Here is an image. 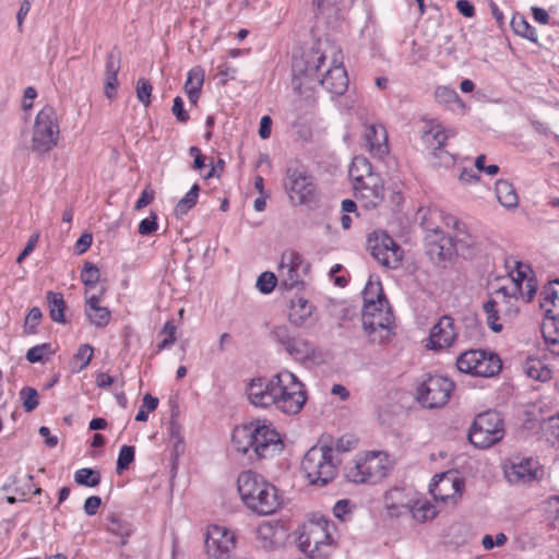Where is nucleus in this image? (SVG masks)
I'll use <instances>...</instances> for the list:
<instances>
[{"label": "nucleus", "instance_id": "f257e3e1", "mask_svg": "<svg viewBox=\"0 0 559 559\" xmlns=\"http://www.w3.org/2000/svg\"><path fill=\"white\" fill-rule=\"evenodd\" d=\"M247 395L255 407H274L286 415L299 414L308 399L306 385L287 369L270 379L251 380L247 386Z\"/></svg>", "mask_w": 559, "mask_h": 559}, {"label": "nucleus", "instance_id": "f03ea898", "mask_svg": "<svg viewBox=\"0 0 559 559\" xmlns=\"http://www.w3.org/2000/svg\"><path fill=\"white\" fill-rule=\"evenodd\" d=\"M231 441L235 450L251 462L274 457L284 448L280 433L265 420L235 428Z\"/></svg>", "mask_w": 559, "mask_h": 559}, {"label": "nucleus", "instance_id": "7ed1b4c3", "mask_svg": "<svg viewBox=\"0 0 559 559\" xmlns=\"http://www.w3.org/2000/svg\"><path fill=\"white\" fill-rule=\"evenodd\" d=\"M238 491L243 503L260 515L273 514L281 506L277 489L261 475L246 471L238 476Z\"/></svg>", "mask_w": 559, "mask_h": 559}, {"label": "nucleus", "instance_id": "20e7f679", "mask_svg": "<svg viewBox=\"0 0 559 559\" xmlns=\"http://www.w3.org/2000/svg\"><path fill=\"white\" fill-rule=\"evenodd\" d=\"M341 461L330 445H313L302 457L301 472L310 485L325 486L337 475Z\"/></svg>", "mask_w": 559, "mask_h": 559}, {"label": "nucleus", "instance_id": "39448f33", "mask_svg": "<svg viewBox=\"0 0 559 559\" xmlns=\"http://www.w3.org/2000/svg\"><path fill=\"white\" fill-rule=\"evenodd\" d=\"M284 188L294 205L316 201L318 188L308 169L298 163L290 164L285 173Z\"/></svg>", "mask_w": 559, "mask_h": 559}, {"label": "nucleus", "instance_id": "423d86ee", "mask_svg": "<svg viewBox=\"0 0 559 559\" xmlns=\"http://www.w3.org/2000/svg\"><path fill=\"white\" fill-rule=\"evenodd\" d=\"M504 437V424L501 415L487 411L476 416L468 432V440L476 448L487 449Z\"/></svg>", "mask_w": 559, "mask_h": 559}, {"label": "nucleus", "instance_id": "0eeeda50", "mask_svg": "<svg viewBox=\"0 0 559 559\" xmlns=\"http://www.w3.org/2000/svg\"><path fill=\"white\" fill-rule=\"evenodd\" d=\"M59 133L60 128L55 108L50 105L44 106L35 118L32 150L38 154L49 152L57 145Z\"/></svg>", "mask_w": 559, "mask_h": 559}, {"label": "nucleus", "instance_id": "6e6552de", "mask_svg": "<svg viewBox=\"0 0 559 559\" xmlns=\"http://www.w3.org/2000/svg\"><path fill=\"white\" fill-rule=\"evenodd\" d=\"M332 544V537L329 531L326 520L310 521L304 525L302 532L298 537L300 550L309 557L326 556V549Z\"/></svg>", "mask_w": 559, "mask_h": 559}, {"label": "nucleus", "instance_id": "1a4fd4ad", "mask_svg": "<svg viewBox=\"0 0 559 559\" xmlns=\"http://www.w3.org/2000/svg\"><path fill=\"white\" fill-rule=\"evenodd\" d=\"M456 367L461 372L488 378L500 371L501 360L496 354L469 349L457 357Z\"/></svg>", "mask_w": 559, "mask_h": 559}, {"label": "nucleus", "instance_id": "9d476101", "mask_svg": "<svg viewBox=\"0 0 559 559\" xmlns=\"http://www.w3.org/2000/svg\"><path fill=\"white\" fill-rule=\"evenodd\" d=\"M454 390V383L449 378L429 374L417 388V400L427 408L444 406Z\"/></svg>", "mask_w": 559, "mask_h": 559}, {"label": "nucleus", "instance_id": "9b49d317", "mask_svg": "<svg viewBox=\"0 0 559 559\" xmlns=\"http://www.w3.org/2000/svg\"><path fill=\"white\" fill-rule=\"evenodd\" d=\"M362 326L371 342L388 341L394 326V317L389 304L376 307V311L362 310Z\"/></svg>", "mask_w": 559, "mask_h": 559}, {"label": "nucleus", "instance_id": "f8f14e48", "mask_svg": "<svg viewBox=\"0 0 559 559\" xmlns=\"http://www.w3.org/2000/svg\"><path fill=\"white\" fill-rule=\"evenodd\" d=\"M368 249L371 255L388 269H397L402 259V248L384 231H373L368 237Z\"/></svg>", "mask_w": 559, "mask_h": 559}, {"label": "nucleus", "instance_id": "ddd939ff", "mask_svg": "<svg viewBox=\"0 0 559 559\" xmlns=\"http://www.w3.org/2000/svg\"><path fill=\"white\" fill-rule=\"evenodd\" d=\"M236 548V535L221 525H211L206 532L205 549L209 559H231Z\"/></svg>", "mask_w": 559, "mask_h": 559}, {"label": "nucleus", "instance_id": "4468645a", "mask_svg": "<svg viewBox=\"0 0 559 559\" xmlns=\"http://www.w3.org/2000/svg\"><path fill=\"white\" fill-rule=\"evenodd\" d=\"M389 463L381 453L368 454L364 460L357 462L348 473L354 483H378L389 473Z\"/></svg>", "mask_w": 559, "mask_h": 559}, {"label": "nucleus", "instance_id": "2eb2a0df", "mask_svg": "<svg viewBox=\"0 0 559 559\" xmlns=\"http://www.w3.org/2000/svg\"><path fill=\"white\" fill-rule=\"evenodd\" d=\"M318 82L332 95L340 96L347 91L348 76L340 51L334 55L331 66L321 74Z\"/></svg>", "mask_w": 559, "mask_h": 559}, {"label": "nucleus", "instance_id": "dca6fc26", "mask_svg": "<svg viewBox=\"0 0 559 559\" xmlns=\"http://www.w3.org/2000/svg\"><path fill=\"white\" fill-rule=\"evenodd\" d=\"M436 479L430 485V493L437 502L455 506L464 488V483L457 477H451L445 474L435 476Z\"/></svg>", "mask_w": 559, "mask_h": 559}, {"label": "nucleus", "instance_id": "f3484780", "mask_svg": "<svg viewBox=\"0 0 559 559\" xmlns=\"http://www.w3.org/2000/svg\"><path fill=\"white\" fill-rule=\"evenodd\" d=\"M511 484H528L539 478L542 471L538 461L533 457H515L504 471Z\"/></svg>", "mask_w": 559, "mask_h": 559}, {"label": "nucleus", "instance_id": "a211bd4d", "mask_svg": "<svg viewBox=\"0 0 559 559\" xmlns=\"http://www.w3.org/2000/svg\"><path fill=\"white\" fill-rule=\"evenodd\" d=\"M456 336L454 319L445 314L431 328L427 346L435 350L448 348L453 345Z\"/></svg>", "mask_w": 559, "mask_h": 559}, {"label": "nucleus", "instance_id": "6ab92c4d", "mask_svg": "<svg viewBox=\"0 0 559 559\" xmlns=\"http://www.w3.org/2000/svg\"><path fill=\"white\" fill-rule=\"evenodd\" d=\"M355 197L364 202L367 209L376 207L384 199V186L382 179L377 174L366 177L361 182L353 186Z\"/></svg>", "mask_w": 559, "mask_h": 559}, {"label": "nucleus", "instance_id": "aec40b11", "mask_svg": "<svg viewBox=\"0 0 559 559\" xmlns=\"http://www.w3.org/2000/svg\"><path fill=\"white\" fill-rule=\"evenodd\" d=\"M326 55L319 48H311L300 59H295L293 62V71L299 75H304L310 80H319L322 72V67L325 63Z\"/></svg>", "mask_w": 559, "mask_h": 559}, {"label": "nucleus", "instance_id": "412c9836", "mask_svg": "<svg viewBox=\"0 0 559 559\" xmlns=\"http://www.w3.org/2000/svg\"><path fill=\"white\" fill-rule=\"evenodd\" d=\"M285 350L296 360L302 362L322 364L326 358L325 353L321 348L301 336H293Z\"/></svg>", "mask_w": 559, "mask_h": 559}, {"label": "nucleus", "instance_id": "4be33fe9", "mask_svg": "<svg viewBox=\"0 0 559 559\" xmlns=\"http://www.w3.org/2000/svg\"><path fill=\"white\" fill-rule=\"evenodd\" d=\"M426 252L436 264H441L451 259L454 253L452 237L443 234L426 235Z\"/></svg>", "mask_w": 559, "mask_h": 559}, {"label": "nucleus", "instance_id": "5701e85b", "mask_svg": "<svg viewBox=\"0 0 559 559\" xmlns=\"http://www.w3.org/2000/svg\"><path fill=\"white\" fill-rule=\"evenodd\" d=\"M365 145L376 158H382L389 153L386 130L381 124H370L365 130Z\"/></svg>", "mask_w": 559, "mask_h": 559}, {"label": "nucleus", "instance_id": "b1692460", "mask_svg": "<svg viewBox=\"0 0 559 559\" xmlns=\"http://www.w3.org/2000/svg\"><path fill=\"white\" fill-rule=\"evenodd\" d=\"M412 502L413 500L402 488H392L384 495V507L391 518H400L408 513Z\"/></svg>", "mask_w": 559, "mask_h": 559}, {"label": "nucleus", "instance_id": "393cba45", "mask_svg": "<svg viewBox=\"0 0 559 559\" xmlns=\"http://www.w3.org/2000/svg\"><path fill=\"white\" fill-rule=\"evenodd\" d=\"M451 222L455 229V234L452 237L455 252L464 258H473L478 247L477 239L465 230L463 223L455 218H451Z\"/></svg>", "mask_w": 559, "mask_h": 559}, {"label": "nucleus", "instance_id": "a878e982", "mask_svg": "<svg viewBox=\"0 0 559 559\" xmlns=\"http://www.w3.org/2000/svg\"><path fill=\"white\" fill-rule=\"evenodd\" d=\"M418 218L420 219L421 227L427 231V235L443 234L440 223L444 222L447 226L450 225L452 216L444 215L443 211L437 207L419 209Z\"/></svg>", "mask_w": 559, "mask_h": 559}, {"label": "nucleus", "instance_id": "bb28decb", "mask_svg": "<svg viewBox=\"0 0 559 559\" xmlns=\"http://www.w3.org/2000/svg\"><path fill=\"white\" fill-rule=\"evenodd\" d=\"M100 296L91 295L85 300V314L91 324L97 328H105L111 318V312L107 307H102Z\"/></svg>", "mask_w": 559, "mask_h": 559}, {"label": "nucleus", "instance_id": "cd10ccee", "mask_svg": "<svg viewBox=\"0 0 559 559\" xmlns=\"http://www.w3.org/2000/svg\"><path fill=\"white\" fill-rule=\"evenodd\" d=\"M449 136L450 132L441 124L431 123L427 130L423 131L421 140L430 150L433 151V154L438 156L437 151L442 150Z\"/></svg>", "mask_w": 559, "mask_h": 559}, {"label": "nucleus", "instance_id": "c85d7f7f", "mask_svg": "<svg viewBox=\"0 0 559 559\" xmlns=\"http://www.w3.org/2000/svg\"><path fill=\"white\" fill-rule=\"evenodd\" d=\"M362 298L364 310L376 311V307L389 304L380 282L369 281L362 292Z\"/></svg>", "mask_w": 559, "mask_h": 559}, {"label": "nucleus", "instance_id": "c756f323", "mask_svg": "<svg viewBox=\"0 0 559 559\" xmlns=\"http://www.w3.org/2000/svg\"><path fill=\"white\" fill-rule=\"evenodd\" d=\"M313 306L305 298L298 297L292 300L288 319L296 326H301L311 317Z\"/></svg>", "mask_w": 559, "mask_h": 559}, {"label": "nucleus", "instance_id": "7c9ffc66", "mask_svg": "<svg viewBox=\"0 0 559 559\" xmlns=\"http://www.w3.org/2000/svg\"><path fill=\"white\" fill-rule=\"evenodd\" d=\"M204 83V70L201 67H193L187 76L185 91L191 104L197 105Z\"/></svg>", "mask_w": 559, "mask_h": 559}, {"label": "nucleus", "instance_id": "2f4dec72", "mask_svg": "<svg viewBox=\"0 0 559 559\" xmlns=\"http://www.w3.org/2000/svg\"><path fill=\"white\" fill-rule=\"evenodd\" d=\"M496 197L499 203L507 209H516L519 205L518 193L508 180H498L495 187Z\"/></svg>", "mask_w": 559, "mask_h": 559}, {"label": "nucleus", "instance_id": "473e14b6", "mask_svg": "<svg viewBox=\"0 0 559 559\" xmlns=\"http://www.w3.org/2000/svg\"><path fill=\"white\" fill-rule=\"evenodd\" d=\"M370 162L364 156L354 157L349 167V178L355 183L361 182L366 177L374 176Z\"/></svg>", "mask_w": 559, "mask_h": 559}, {"label": "nucleus", "instance_id": "72a5a7b5", "mask_svg": "<svg viewBox=\"0 0 559 559\" xmlns=\"http://www.w3.org/2000/svg\"><path fill=\"white\" fill-rule=\"evenodd\" d=\"M47 301L49 305V314L51 320L59 323H64V309L66 302L63 296L60 293L48 292Z\"/></svg>", "mask_w": 559, "mask_h": 559}, {"label": "nucleus", "instance_id": "f704fd0d", "mask_svg": "<svg viewBox=\"0 0 559 559\" xmlns=\"http://www.w3.org/2000/svg\"><path fill=\"white\" fill-rule=\"evenodd\" d=\"M413 518L419 522L433 519L438 514V510L435 504L429 501H417L412 502L411 510Z\"/></svg>", "mask_w": 559, "mask_h": 559}, {"label": "nucleus", "instance_id": "c9c22d12", "mask_svg": "<svg viewBox=\"0 0 559 559\" xmlns=\"http://www.w3.org/2000/svg\"><path fill=\"white\" fill-rule=\"evenodd\" d=\"M511 27L514 33L533 43H537L536 29L522 15H514L511 20Z\"/></svg>", "mask_w": 559, "mask_h": 559}, {"label": "nucleus", "instance_id": "e433bc0d", "mask_svg": "<svg viewBox=\"0 0 559 559\" xmlns=\"http://www.w3.org/2000/svg\"><path fill=\"white\" fill-rule=\"evenodd\" d=\"M199 191V185L194 183L185 197L178 201L175 207V214L177 217L186 215L197 204Z\"/></svg>", "mask_w": 559, "mask_h": 559}, {"label": "nucleus", "instance_id": "4c0bfd02", "mask_svg": "<svg viewBox=\"0 0 559 559\" xmlns=\"http://www.w3.org/2000/svg\"><path fill=\"white\" fill-rule=\"evenodd\" d=\"M510 275L513 281V289L519 293H523L524 282H526L527 278L534 274L530 265L516 261L515 267L511 271Z\"/></svg>", "mask_w": 559, "mask_h": 559}, {"label": "nucleus", "instance_id": "58836bf2", "mask_svg": "<svg viewBox=\"0 0 559 559\" xmlns=\"http://www.w3.org/2000/svg\"><path fill=\"white\" fill-rule=\"evenodd\" d=\"M74 480L81 486L96 487L100 483V473L93 468H80L74 473Z\"/></svg>", "mask_w": 559, "mask_h": 559}, {"label": "nucleus", "instance_id": "ea45409f", "mask_svg": "<svg viewBox=\"0 0 559 559\" xmlns=\"http://www.w3.org/2000/svg\"><path fill=\"white\" fill-rule=\"evenodd\" d=\"M498 301L496 299H489L483 305V310L487 314V324L496 333L502 331V324L499 321V309Z\"/></svg>", "mask_w": 559, "mask_h": 559}, {"label": "nucleus", "instance_id": "a19ab883", "mask_svg": "<svg viewBox=\"0 0 559 559\" xmlns=\"http://www.w3.org/2000/svg\"><path fill=\"white\" fill-rule=\"evenodd\" d=\"M107 521V530L118 536L129 537L131 534L130 525L123 522L120 515L116 513H110L106 518Z\"/></svg>", "mask_w": 559, "mask_h": 559}, {"label": "nucleus", "instance_id": "79ce46f5", "mask_svg": "<svg viewBox=\"0 0 559 559\" xmlns=\"http://www.w3.org/2000/svg\"><path fill=\"white\" fill-rule=\"evenodd\" d=\"M518 293L513 288L510 292L507 287H500L495 292V299L498 301V306L504 307L507 312H511L514 302L518 300Z\"/></svg>", "mask_w": 559, "mask_h": 559}, {"label": "nucleus", "instance_id": "37998d69", "mask_svg": "<svg viewBox=\"0 0 559 559\" xmlns=\"http://www.w3.org/2000/svg\"><path fill=\"white\" fill-rule=\"evenodd\" d=\"M285 267H292L301 271L306 270L307 266L304 265L302 257L298 252L288 250L282 254L280 272L283 273Z\"/></svg>", "mask_w": 559, "mask_h": 559}, {"label": "nucleus", "instance_id": "c03bdc74", "mask_svg": "<svg viewBox=\"0 0 559 559\" xmlns=\"http://www.w3.org/2000/svg\"><path fill=\"white\" fill-rule=\"evenodd\" d=\"M99 270L95 264L91 262H86L84 264V267L81 272V280L86 287V294L88 293L90 289L96 286V284L99 281Z\"/></svg>", "mask_w": 559, "mask_h": 559}, {"label": "nucleus", "instance_id": "a18cd8bd", "mask_svg": "<svg viewBox=\"0 0 559 559\" xmlns=\"http://www.w3.org/2000/svg\"><path fill=\"white\" fill-rule=\"evenodd\" d=\"M20 399L26 413L33 412L39 404L38 392L32 386H24L20 391Z\"/></svg>", "mask_w": 559, "mask_h": 559}, {"label": "nucleus", "instance_id": "49530a36", "mask_svg": "<svg viewBox=\"0 0 559 559\" xmlns=\"http://www.w3.org/2000/svg\"><path fill=\"white\" fill-rule=\"evenodd\" d=\"M555 283L559 284V280H556ZM542 334H556V336H559V312L557 314H552L551 309H546V314L542 324Z\"/></svg>", "mask_w": 559, "mask_h": 559}, {"label": "nucleus", "instance_id": "de8ad7c7", "mask_svg": "<svg viewBox=\"0 0 559 559\" xmlns=\"http://www.w3.org/2000/svg\"><path fill=\"white\" fill-rule=\"evenodd\" d=\"M94 349L88 344H83L79 347L78 353L73 357V365L81 361L78 367H73V370L76 372L82 371L84 368L88 366L92 360Z\"/></svg>", "mask_w": 559, "mask_h": 559}, {"label": "nucleus", "instance_id": "09e8293b", "mask_svg": "<svg viewBox=\"0 0 559 559\" xmlns=\"http://www.w3.org/2000/svg\"><path fill=\"white\" fill-rule=\"evenodd\" d=\"M135 450L132 445H122L117 460V473L121 474L134 461Z\"/></svg>", "mask_w": 559, "mask_h": 559}, {"label": "nucleus", "instance_id": "8fccbe9b", "mask_svg": "<svg viewBox=\"0 0 559 559\" xmlns=\"http://www.w3.org/2000/svg\"><path fill=\"white\" fill-rule=\"evenodd\" d=\"M280 276L282 277V285L288 289L302 283L300 271L296 269L285 267L283 273L280 272Z\"/></svg>", "mask_w": 559, "mask_h": 559}, {"label": "nucleus", "instance_id": "3c124183", "mask_svg": "<svg viewBox=\"0 0 559 559\" xmlns=\"http://www.w3.org/2000/svg\"><path fill=\"white\" fill-rule=\"evenodd\" d=\"M525 372L530 378L539 381H546L550 378V370L546 367H543L539 361L527 364L525 367Z\"/></svg>", "mask_w": 559, "mask_h": 559}, {"label": "nucleus", "instance_id": "603ef678", "mask_svg": "<svg viewBox=\"0 0 559 559\" xmlns=\"http://www.w3.org/2000/svg\"><path fill=\"white\" fill-rule=\"evenodd\" d=\"M270 336L285 348L294 335L286 325H275L271 329Z\"/></svg>", "mask_w": 559, "mask_h": 559}, {"label": "nucleus", "instance_id": "864d4df0", "mask_svg": "<svg viewBox=\"0 0 559 559\" xmlns=\"http://www.w3.org/2000/svg\"><path fill=\"white\" fill-rule=\"evenodd\" d=\"M152 85L148 80L141 78L136 82V97L145 107L151 104Z\"/></svg>", "mask_w": 559, "mask_h": 559}, {"label": "nucleus", "instance_id": "5fc2aeb1", "mask_svg": "<svg viewBox=\"0 0 559 559\" xmlns=\"http://www.w3.org/2000/svg\"><path fill=\"white\" fill-rule=\"evenodd\" d=\"M277 278L272 272H263L257 281V287L262 294H270L276 286Z\"/></svg>", "mask_w": 559, "mask_h": 559}, {"label": "nucleus", "instance_id": "6e6d98bb", "mask_svg": "<svg viewBox=\"0 0 559 559\" xmlns=\"http://www.w3.org/2000/svg\"><path fill=\"white\" fill-rule=\"evenodd\" d=\"M166 337L157 345V350L160 352L170 347L176 342V325L171 321H167L160 332Z\"/></svg>", "mask_w": 559, "mask_h": 559}, {"label": "nucleus", "instance_id": "4d7b16f0", "mask_svg": "<svg viewBox=\"0 0 559 559\" xmlns=\"http://www.w3.org/2000/svg\"><path fill=\"white\" fill-rule=\"evenodd\" d=\"M435 98L439 104H450L459 100V95L448 86H438L435 91Z\"/></svg>", "mask_w": 559, "mask_h": 559}, {"label": "nucleus", "instance_id": "13d9d810", "mask_svg": "<svg viewBox=\"0 0 559 559\" xmlns=\"http://www.w3.org/2000/svg\"><path fill=\"white\" fill-rule=\"evenodd\" d=\"M157 215L154 212H151L150 217L144 218L139 224V234L142 236H148L152 235L154 231L157 230Z\"/></svg>", "mask_w": 559, "mask_h": 559}, {"label": "nucleus", "instance_id": "bf43d9fd", "mask_svg": "<svg viewBox=\"0 0 559 559\" xmlns=\"http://www.w3.org/2000/svg\"><path fill=\"white\" fill-rule=\"evenodd\" d=\"M41 319V311L39 308L34 307L29 310L25 319L24 330L32 334L35 332V328L38 325Z\"/></svg>", "mask_w": 559, "mask_h": 559}, {"label": "nucleus", "instance_id": "052dcab7", "mask_svg": "<svg viewBox=\"0 0 559 559\" xmlns=\"http://www.w3.org/2000/svg\"><path fill=\"white\" fill-rule=\"evenodd\" d=\"M537 288V280L534 275H531L530 278H527V281L523 284V293H518V297L521 296L528 302L534 298Z\"/></svg>", "mask_w": 559, "mask_h": 559}, {"label": "nucleus", "instance_id": "680f3d73", "mask_svg": "<svg viewBox=\"0 0 559 559\" xmlns=\"http://www.w3.org/2000/svg\"><path fill=\"white\" fill-rule=\"evenodd\" d=\"M274 533V527L270 523L259 525L257 531L258 537L264 542V547H269L273 544Z\"/></svg>", "mask_w": 559, "mask_h": 559}, {"label": "nucleus", "instance_id": "e2e57ef3", "mask_svg": "<svg viewBox=\"0 0 559 559\" xmlns=\"http://www.w3.org/2000/svg\"><path fill=\"white\" fill-rule=\"evenodd\" d=\"M49 345L48 344H40L31 347L26 353V359L29 362H39L43 360L44 355L48 352Z\"/></svg>", "mask_w": 559, "mask_h": 559}, {"label": "nucleus", "instance_id": "0e129e2a", "mask_svg": "<svg viewBox=\"0 0 559 559\" xmlns=\"http://www.w3.org/2000/svg\"><path fill=\"white\" fill-rule=\"evenodd\" d=\"M118 73L105 72V95L107 98L112 99L116 96L118 86Z\"/></svg>", "mask_w": 559, "mask_h": 559}, {"label": "nucleus", "instance_id": "69168bd1", "mask_svg": "<svg viewBox=\"0 0 559 559\" xmlns=\"http://www.w3.org/2000/svg\"><path fill=\"white\" fill-rule=\"evenodd\" d=\"M540 296H542L540 307L543 309H545V310L548 309L547 308L548 304L556 306V299H558V295H557V290H555L551 287V283H549L548 286L544 287L543 292L540 293Z\"/></svg>", "mask_w": 559, "mask_h": 559}, {"label": "nucleus", "instance_id": "338daca9", "mask_svg": "<svg viewBox=\"0 0 559 559\" xmlns=\"http://www.w3.org/2000/svg\"><path fill=\"white\" fill-rule=\"evenodd\" d=\"M171 111L179 122H187L189 120V115L183 108V100L181 97H175Z\"/></svg>", "mask_w": 559, "mask_h": 559}, {"label": "nucleus", "instance_id": "774afa93", "mask_svg": "<svg viewBox=\"0 0 559 559\" xmlns=\"http://www.w3.org/2000/svg\"><path fill=\"white\" fill-rule=\"evenodd\" d=\"M507 542V536L503 533H499L493 538L491 535H485L481 540V545L485 549H492L495 546H502Z\"/></svg>", "mask_w": 559, "mask_h": 559}]
</instances>
